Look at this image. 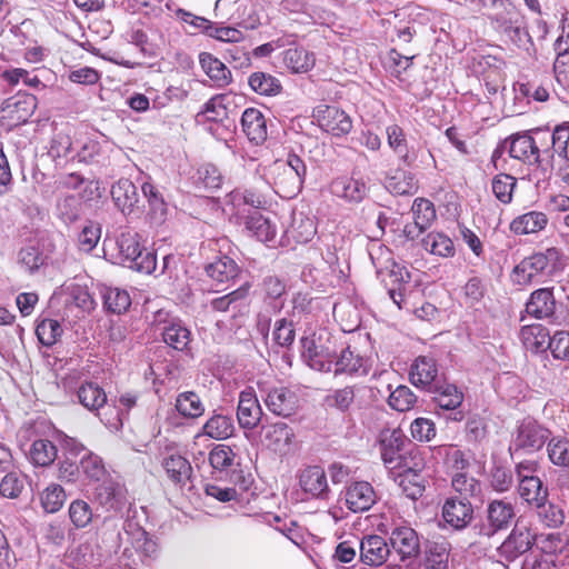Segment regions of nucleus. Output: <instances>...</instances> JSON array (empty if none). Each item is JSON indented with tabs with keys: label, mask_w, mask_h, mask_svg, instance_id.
<instances>
[{
	"label": "nucleus",
	"mask_w": 569,
	"mask_h": 569,
	"mask_svg": "<svg viewBox=\"0 0 569 569\" xmlns=\"http://www.w3.org/2000/svg\"><path fill=\"white\" fill-rule=\"evenodd\" d=\"M488 19L497 31L505 34L517 47L523 48L527 43H531L526 18L511 0H502L501 6H498Z\"/></svg>",
	"instance_id": "1"
},
{
	"label": "nucleus",
	"mask_w": 569,
	"mask_h": 569,
	"mask_svg": "<svg viewBox=\"0 0 569 569\" xmlns=\"http://www.w3.org/2000/svg\"><path fill=\"white\" fill-rule=\"evenodd\" d=\"M117 259L122 266L138 272L151 273L157 269V256L140 244L136 232H122L116 241Z\"/></svg>",
	"instance_id": "2"
},
{
	"label": "nucleus",
	"mask_w": 569,
	"mask_h": 569,
	"mask_svg": "<svg viewBox=\"0 0 569 569\" xmlns=\"http://www.w3.org/2000/svg\"><path fill=\"white\" fill-rule=\"evenodd\" d=\"M551 431L532 418H525L518 422L509 445L511 455L539 451L549 441Z\"/></svg>",
	"instance_id": "3"
},
{
	"label": "nucleus",
	"mask_w": 569,
	"mask_h": 569,
	"mask_svg": "<svg viewBox=\"0 0 569 569\" xmlns=\"http://www.w3.org/2000/svg\"><path fill=\"white\" fill-rule=\"evenodd\" d=\"M563 258L559 249L551 247L525 258L515 272L522 276L523 282H530L536 276H551L560 271L565 267Z\"/></svg>",
	"instance_id": "4"
},
{
	"label": "nucleus",
	"mask_w": 569,
	"mask_h": 569,
	"mask_svg": "<svg viewBox=\"0 0 569 569\" xmlns=\"http://www.w3.org/2000/svg\"><path fill=\"white\" fill-rule=\"evenodd\" d=\"M516 517L511 502L502 499H493L486 507L485 518L475 526L479 536L491 538L496 533L507 530Z\"/></svg>",
	"instance_id": "5"
},
{
	"label": "nucleus",
	"mask_w": 569,
	"mask_h": 569,
	"mask_svg": "<svg viewBox=\"0 0 569 569\" xmlns=\"http://www.w3.org/2000/svg\"><path fill=\"white\" fill-rule=\"evenodd\" d=\"M236 222L243 226L249 237L256 238L260 242H271L277 234L276 224L264 217L259 210H249L248 212L233 213Z\"/></svg>",
	"instance_id": "6"
},
{
	"label": "nucleus",
	"mask_w": 569,
	"mask_h": 569,
	"mask_svg": "<svg viewBox=\"0 0 569 569\" xmlns=\"http://www.w3.org/2000/svg\"><path fill=\"white\" fill-rule=\"evenodd\" d=\"M537 535L526 526L516 525L498 548L499 555L507 561H515L528 552L536 543Z\"/></svg>",
	"instance_id": "7"
},
{
	"label": "nucleus",
	"mask_w": 569,
	"mask_h": 569,
	"mask_svg": "<svg viewBox=\"0 0 569 569\" xmlns=\"http://www.w3.org/2000/svg\"><path fill=\"white\" fill-rule=\"evenodd\" d=\"M441 516L445 526L461 531L466 529L473 519V506L466 498L449 497L442 505Z\"/></svg>",
	"instance_id": "8"
},
{
	"label": "nucleus",
	"mask_w": 569,
	"mask_h": 569,
	"mask_svg": "<svg viewBox=\"0 0 569 569\" xmlns=\"http://www.w3.org/2000/svg\"><path fill=\"white\" fill-rule=\"evenodd\" d=\"M389 547L401 561H412L420 555V540L416 530L409 526L395 527L389 536Z\"/></svg>",
	"instance_id": "9"
},
{
	"label": "nucleus",
	"mask_w": 569,
	"mask_h": 569,
	"mask_svg": "<svg viewBox=\"0 0 569 569\" xmlns=\"http://www.w3.org/2000/svg\"><path fill=\"white\" fill-rule=\"evenodd\" d=\"M315 117L319 127L335 137H342L352 129L351 118L335 106H318Z\"/></svg>",
	"instance_id": "10"
},
{
	"label": "nucleus",
	"mask_w": 569,
	"mask_h": 569,
	"mask_svg": "<svg viewBox=\"0 0 569 569\" xmlns=\"http://www.w3.org/2000/svg\"><path fill=\"white\" fill-rule=\"evenodd\" d=\"M36 109V96L20 91L17 94L6 99L0 107V111L3 113L2 117L16 124L27 122Z\"/></svg>",
	"instance_id": "11"
},
{
	"label": "nucleus",
	"mask_w": 569,
	"mask_h": 569,
	"mask_svg": "<svg viewBox=\"0 0 569 569\" xmlns=\"http://www.w3.org/2000/svg\"><path fill=\"white\" fill-rule=\"evenodd\" d=\"M262 409L252 388H246L239 395L237 420L240 428L253 430L262 419Z\"/></svg>",
	"instance_id": "12"
},
{
	"label": "nucleus",
	"mask_w": 569,
	"mask_h": 569,
	"mask_svg": "<svg viewBox=\"0 0 569 569\" xmlns=\"http://www.w3.org/2000/svg\"><path fill=\"white\" fill-rule=\"evenodd\" d=\"M332 196L349 203H360L369 194V186L362 178L338 177L329 186Z\"/></svg>",
	"instance_id": "13"
},
{
	"label": "nucleus",
	"mask_w": 569,
	"mask_h": 569,
	"mask_svg": "<svg viewBox=\"0 0 569 569\" xmlns=\"http://www.w3.org/2000/svg\"><path fill=\"white\" fill-rule=\"evenodd\" d=\"M432 393V401L445 410L452 411L450 419L453 421H461L463 416L461 411H455L461 406L463 401V393L457 388L456 385L440 380L428 390Z\"/></svg>",
	"instance_id": "14"
},
{
	"label": "nucleus",
	"mask_w": 569,
	"mask_h": 569,
	"mask_svg": "<svg viewBox=\"0 0 569 569\" xmlns=\"http://www.w3.org/2000/svg\"><path fill=\"white\" fill-rule=\"evenodd\" d=\"M343 500L350 511L363 512L376 503L377 495L368 481H355L346 487Z\"/></svg>",
	"instance_id": "15"
},
{
	"label": "nucleus",
	"mask_w": 569,
	"mask_h": 569,
	"mask_svg": "<svg viewBox=\"0 0 569 569\" xmlns=\"http://www.w3.org/2000/svg\"><path fill=\"white\" fill-rule=\"evenodd\" d=\"M386 136L387 143L397 156L399 163L407 168L412 167L417 161L418 153L413 146H409L403 129L396 123L390 124L386 128Z\"/></svg>",
	"instance_id": "16"
},
{
	"label": "nucleus",
	"mask_w": 569,
	"mask_h": 569,
	"mask_svg": "<svg viewBox=\"0 0 569 569\" xmlns=\"http://www.w3.org/2000/svg\"><path fill=\"white\" fill-rule=\"evenodd\" d=\"M266 407L276 416L290 417L298 408V398L286 387H274L263 396Z\"/></svg>",
	"instance_id": "17"
},
{
	"label": "nucleus",
	"mask_w": 569,
	"mask_h": 569,
	"mask_svg": "<svg viewBox=\"0 0 569 569\" xmlns=\"http://www.w3.org/2000/svg\"><path fill=\"white\" fill-rule=\"evenodd\" d=\"M262 441L267 448L279 455H286L295 438V432L284 422L263 425L261 427Z\"/></svg>",
	"instance_id": "18"
},
{
	"label": "nucleus",
	"mask_w": 569,
	"mask_h": 569,
	"mask_svg": "<svg viewBox=\"0 0 569 569\" xmlns=\"http://www.w3.org/2000/svg\"><path fill=\"white\" fill-rule=\"evenodd\" d=\"M378 274L381 277V281L385 284L390 299L399 309H401L403 302V290L406 284L410 281L409 271L405 267L393 262L386 271H378Z\"/></svg>",
	"instance_id": "19"
},
{
	"label": "nucleus",
	"mask_w": 569,
	"mask_h": 569,
	"mask_svg": "<svg viewBox=\"0 0 569 569\" xmlns=\"http://www.w3.org/2000/svg\"><path fill=\"white\" fill-rule=\"evenodd\" d=\"M390 553L389 543L381 536H366L360 541V560L367 566L378 567L383 565Z\"/></svg>",
	"instance_id": "20"
},
{
	"label": "nucleus",
	"mask_w": 569,
	"mask_h": 569,
	"mask_svg": "<svg viewBox=\"0 0 569 569\" xmlns=\"http://www.w3.org/2000/svg\"><path fill=\"white\" fill-rule=\"evenodd\" d=\"M409 378L413 386L428 391L440 381L436 360L431 357L419 356L410 367Z\"/></svg>",
	"instance_id": "21"
},
{
	"label": "nucleus",
	"mask_w": 569,
	"mask_h": 569,
	"mask_svg": "<svg viewBox=\"0 0 569 569\" xmlns=\"http://www.w3.org/2000/svg\"><path fill=\"white\" fill-rule=\"evenodd\" d=\"M234 433L236 426L232 416L213 410L197 437L206 436L210 439L221 441L233 437Z\"/></svg>",
	"instance_id": "22"
},
{
	"label": "nucleus",
	"mask_w": 569,
	"mask_h": 569,
	"mask_svg": "<svg viewBox=\"0 0 569 569\" xmlns=\"http://www.w3.org/2000/svg\"><path fill=\"white\" fill-rule=\"evenodd\" d=\"M301 489L315 498L327 499L330 492L325 470L319 466L303 469L299 477Z\"/></svg>",
	"instance_id": "23"
},
{
	"label": "nucleus",
	"mask_w": 569,
	"mask_h": 569,
	"mask_svg": "<svg viewBox=\"0 0 569 569\" xmlns=\"http://www.w3.org/2000/svg\"><path fill=\"white\" fill-rule=\"evenodd\" d=\"M111 197L116 207L128 216L133 212L138 201L139 193L134 183L129 179H120L111 187Z\"/></svg>",
	"instance_id": "24"
},
{
	"label": "nucleus",
	"mask_w": 569,
	"mask_h": 569,
	"mask_svg": "<svg viewBox=\"0 0 569 569\" xmlns=\"http://www.w3.org/2000/svg\"><path fill=\"white\" fill-rule=\"evenodd\" d=\"M93 497L96 502L106 510L119 511L126 503L122 487L113 480L103 481L97 486Z\"/></svg>",
	"instance_id": "25"
},
{
	"label": "nucleus",
	"mask_w": 569,
	"mask_h": 569,
	"mask_svg": "<svg viewBox=\"0 0 569 569\" xmlns=\"http://www.w3.org/2000/svg\"><path fill=\"white\" fill-rule=\"evenodd\" d=\"M556 300L549 288L533 291L526 303V312L537 319H551L555 316Z\"/></svg>",
	"instance_id": "26"
},
{
	"label": "nucleus",
	"mask_w": 569,
	"mask_h": 569,
	"mask_svg": "<svg viewBox=\"0 0 569 569\" xmlns=\"http://www.w3.org/2000/svg\"><path fill=\"white\" fill-rule=\"evenodd\" d=\"M241 126L251 142L260 144L267 139V120L260 110L256 108L246 109L241 117Z\"/></svg>",
	"instance_id": "27"
},
{
	"label": "nucleus",
	"mask_w": 569,
	"mask_h": 569,
	"mask_svg": "<svg viewBox=\"0 0 569 569\" xmlns=\"http://www.w3.org/2000/svg\"><path fill=\"white\" fill-rule=\"evenodd\" d=\"M413 226H406L405 232L408 238L413 239V229H418V232L425 231L430 227L432 221L436 219V210L433 203L425 198H417L412 204Z\"/></svg>",
	"instance_id": "28"
},
{
	"label": "nucleus",
	"mask_w": 569,
	"mask_h": 569,
	"mask_svg": "<svg viewBox=\"0 0 569 569\" xmlns=\"http://www.w3.org/2000/svg\"><path fill=\"white\" fill-rule=\"evenodd\" d=\"M199 62L204 73L216 83L223 88L231 82V72L218 58L209 52L199 54Z\"/></svg>",
	"instance_id": "29"
},
{
	"label": "nucleus",
	"mask_w": 569,
	"mask_h": 569,
	"mask_svg": "<svg viewBox=\"0 0 569 569\" xmlns=\"http://www.w3.org/2000/svg\"><path fill=\"white\" fill-rule=\"evenodd\" d=\"M163 341L174 350L187 351L191 342V332L181 320H172L162 328Z\"/></svg>",
	"instance_id": "30"
},
{
	"label": "nucleus",
	"mask_w": 569,
	"mask_h": 569,
	"mask_svg": "<svg viewBox=\"0 0 569 569\" xmlns=\"http://www.w3.org/2000/svg\"><path fill=\"white\" fill-rule=\"evenodd\" d=\"M518 492L523 501L533 507L548 498V488L537 476H523L519 481Z\"/></svg>",
	"instance_id": "31"
},
{
	"label": "nucleus",
	"mask_w": 569,
	"mask_h": 569,
	"mask_svg": "<svg viewBox=\"0 0 569 569\" xmlns=\"http://www.w3.org/2000/svg\"><path fill=\"white\" fill-rule=\"evenodd\" d=\"M132 549L140 555V560L156 559L159 546L156 539L141 527H136L128 532Z\"/></svg>",
	"instance_id": "32"
},
{
	"label": "nucleus",
	"mask_w": 569,
	"mask_h": 569,
	"mask_svg": "<svg viewBox=\"0 0 569 569\" xmlns=\"http://www.w3.org/2000/svg\"><path fill=\"white\" fill-rule=\"evenodd\" d=\"M538 151V141L529 133H517L510 138L509 156L526 163H532Z\"/></svg>",
	"instance_id": "33"
},
{
	"label": "nucleus",
	"mask_w": 569,
	"mask_h": 569,
	"mask_svg": "<svg viewBox=\"0 0 569 569\" xmlns=\"http://www.w3.org/2000/svg\"><path fill=\"white\" fill-rule=\"evenodd\" d=\"M277 176L274 184L277 193L282 198L291 199L296 197L303 187V180L293 173L292 169L284 168L282 164H277Z\"/></svg>",
	"instance_id": "34"
},
{
	"label": "nucleus",
	"mask_w": 569,
	"mask_h": 569,
	"mask_svg": "<svg viewBox=\"0 0 569 569\" xmlns=\"http://www.w3.org/2000/svg\"><path fill=\"white\" fill-rule=\"evenodd\" d=\"M330 365L332 366L331 372L335 376L347 373V375H356L361 371L362 375L367 373L366 368H363L365 360L361 356L356 355L350 347H347L340 352V356L336 359H329Z\"/></svg>",
	"instance_id": "35"
},
{
	"label": "nucleus",
	"mask_w": 569,
	"mask_h": 569,
	"mask_svg": "<svg viewBox=\"0 0 569 569\" xmlns=\"http://www.w3.org/2000/svg\"><path fill=\"white\" fill-rule=\"evenodd\" d=\"M234 213L258 210L266 204L263 196L254 189H236L229 194Z\"/></svg>",
	"instance_id": "36"
},
{
	"label": "nucleus",
	"mask_w": 569,
	"mask_h": 569,
	"mask_svg": "<svg viewBox=\"0 0 569 569\" xmlns=\"http://www.w3.org/2000/svg\"><path fill=\"white\" fill-rule=\"evenodd\" d=\"M548 218L543 212L529 211L515 218L510 230L516 234L537 233L546 228Z\"/></svg>",
	"instance_id": "37"
},
{
	"label": "nucleus",
	"mask_w": 569,
	"mask_h": 569,
	"mask_svg": "<svg viewBox=\"0 0 569 569\" xmlns=\"http://www.w3.org/2000/svg\"><path fill=\"white\" fill-rule=\"evenodd\" d=\"M402 492L410 499L417 500L426 490L425 477L415 468H408L396 478Z\"/></svg>",
	"instance_id": "38"
},
{
	"label": "nucleus",
	"mask_w": 569,
	"mask_h": 569,
	"mask_svg": "<svg viewBox=\"0 0 569 569\" xmlns=\"http://www.w3.org/2000/svg\"><path fill=\"white\" fill-rule=\"evenodd\" d=\"M520 337L526 348L532 352H542L550 347L551 337L541 325L522 327Z\"/></svg>",
	"instance_id": "39"
},
{
	"label": "nucleus",
	"mask_w": 569,
	"mask_h": 569,
	"mask_svg": "<svg viewBox=\"0 0 569 569\" xmlns=\"http://www.w3.org/2000/svg\"><path fill=\"white\" fill-rule=\"evenodd\" d=\"M143 196L148 200V216L152 223L161 224L167 217L168 207L160 191L150 182H144L141 187Z\"/></svg>",
	"instance_id": "40"
},
{
	"label": "nucleus",
	"mask_w": 569,
	"mask_h": 569,
	"mask_svg": "<svg viewBox=\"0 0 569 569\" xmlns=\"http://www.w3.org/2000/svg\"><path fill=\"white\" fill-rule=\"evenodd\" d=\"M204 270L207 276L218 283L233 280L239 273V267L228 256L218 257L214 261L208 263Z\"/></svg>",
	"instance_id": "41"
},
{
	"label": "nucleus",
	"mask_w": 569,
	"mask_h": 569,
	"mask_svg": "<svg viewBox=\"0 0 569 569\" xmlns=\"http://www.w3.org/2000/svg\"><path fill=\"white\" fill-rule=\"evenodd\" d=\"M287 232L296 242L307 243L311 241L317 233L316 223L312 218L302 212H295Z\"/></svg>",
	"instance_id": "42"
},
{
	"label": "nucleus",
	"mask_w": 569,
	"mask_h": 569,
	"mask_svg": "<svg viewBox=\"0 0 569 569\" xmlns=\"http://www.w3.org/2000/svg\"><path fill=\"white\" fill-rule=\"evenodd\" d=\"M315 62V54L302 47H291L283 51V63L296 73L308 72Z\"/></svg>",
	"instance_id": "43"
},
{
	"label": "nucleus",
	"mask_w": 569,
	"mask_h": 569,
	"mask_svg": "<svg viewBox=\"0 0 569 569\" xmlns=\"http://www.w3.org/2000/svg\"><path fill=\"white\" fill-rule=\"evenodd\" d=\"M300 342L302 348L301 356L310 368L321 372H331L332 366L329 359H323V348H319L315 339L302 337Z\"/></svg>",
	"instance_id": "44"
},
{
	"label": "nucleus",
	"mask_w": 569,
	"mask_h": 569,
	"mask_svg": "<svg viewBox=\"0 0 569 569\" xmlns=\"http://www.w3.org/2000/svg\"><path fill=\"white\" fill-rule=\"evenodd\" d=\"M77 396L79 402L90 411H99L107 405V395L102 388L94 382L82 383Z\"/></svg>",
	"instance_id": "45"
},
{
	"label": "nucleus",
	"mask_w": 569,
	"mask_h": 569,
	"mask_svg": "<svg viewBox=\"0 0 569 569\" xmlns=\"http://www.w3.org/2000/svg\"><path fill=\"white\" fill-rule=\"evenodd\" d=\"M162 466L168 477L178 485H186L191 478L192 467L190 462L180 455H171L163 459Z\"/></svg>",
	"instance_id": "46"
},
{
	"label": "nucleus",
	"mask_w": 569,
	"mask_h": 569,
	"mask_svg": "<svg viewBox=\"0 0 569 569\" xmlns=\"http://www.w3.org/2000/svg\"><path fill=\"white\" fill-rule=\"evenodd\" d=\"M436 453L443 461V465L453 471L461 472L470 466L465 451L457 445H442L436 448Z\"/></svg>",
	"instance_id": "47"
},
{
	"label": "nucleus",
	"mask_w": 569,
	"mask_h": 569,
	"mask_svg": "<svg viewBox=\"0 0 569 569\" xmlns=\"http://www.w3.org/2000/svg\"><path fill=\"white\" fill-rule=\"evenodd\" d=\"M192 179L197 189L207 191L219 189L223 181L220 170L212 163L200 166Z\"/></svg>",
	"instance_id": "48"
},
{
	"label": "nucleus",
	"mask_w": 569,
	"mask_h": 569,
	"mask_svg": "<svg viewBox=\"0 0 569 569\" xmlns=\"http://www.w3.org/2000/svg\"><path fill=\"white\" fill-rule=\"evenodd\" d=\"M57 452V447L50 440L38 439L32 442L28 458L34 466L47 467L56 460Z\"/></svg>",
	"instance_id": "49"
},
{
	"label": "nucleus",
	"mask_w": 569,
	"mask_h": 569,
	"mask_svg": "<svg viewBox=\"0 0 569 569\" xmlns=\"http://www.w3.org/2000/svg\"><path fill=\"white\" fill-rule=\"evenodd\" d=\"M103 307L108 312L120 315L130 307L131 299L126 290L106 287L101 290Z\"/></svg>",
	"instance_id": "50"
},
{
	"label": "nucleus",
	"mask_w": 569,
	"mask_h": 569,
	"mask_svg": "<svg viewBox=\"0 0 569 569\" xmlns=\"http://www.w3.org/2000/svg\"><path fill=\"white\" fill-rule=\"evenodd\" d=\"M177 411L188 419H196L204 413V405L200 397L193 391H184L177 396Z\"/></svg>",
	"instance_id": "51"
},
{
	"label": "nucleus",
	"mask_w": 569,
	"mask_h": 569,
	"mask_svg": "<svg viewBox=\"0 0 569 569\" xmlns=\"http://www.w3.org/2000/svg\"><path fill=\"white\" fill-rule=\"evenodd\" d=\"M422 247L428 252L440 257H452L455 246L452 240L442 232H430L421 241Z\"/></svg>",
	"instance_id": "52"
},
{
	"label": "nucleus",
	"mask_w": 569,
	"mask_h": 569,
	"mask_svg": "<svg viewBox=\"0 0 569 569\" xmlns=\"http://www.w3.org/2000/svg\"><path fill=\"white\" fill-rule=\"evenodd\" d=\"M450 549L447 541L429 543L426 550V569H448Z\"/></svg>",
	"instance_id": "53"
},
{
	"label": "nucleus",
	"mask_w": 569,
	"mask_h": 569,
	"mask_svg": "<svg viewBox=\"0 0 569 569\" xmlns=\"http://www.w3.org/2000/svg\"><path fill=\"white\" fill-rule=\"evenodd\" d=\"M82 213V202L74 194H68L60 198L57 202V214L66 224L77 222Z\"/></svg>",
	"instance_id": "54"
},
{
	"label": "nucleus",
	"mask_w": 569,
	"mask_h": 569,
	"mask_svg": "<svg viewBox=\"0 0 569 569\" xmlns=\"http://www.w3.org/2000/svg\"><path fill=\"white\" fill-rule=\"evenodd\" d=\"M230 96L220 93L209 99L202 107L197 117L206 116L208 121H222L228 117V104Z\"/></svg>",
	"instance_id": "55"
},
{
	"label": "nucleus",
	"mask_w": 569,
	"mask_h": 569,
	"mask_svg": "<svg viewBox=\"0 0 569 569\" xmlns=\"http://www.w3.org/2000/svg\"><path fill=\"white\" fill-rule=\"evenodd\" d=\"M248 82L250 88L261 96H276L282 89L280 81L276 77L260 71L253 72L249 77Z\"/></svg>",
	"instance_id": "56"
},
{
	"label": "nucleus",
	"mask_w": 569,
	"mask_h": 569,
	"mask_svg": "<svg viewBox=\"0 0 569 569\" xmlns=\"http://www.w3.org/2000/svg\"><path fill=\"white\" fill-rule=\"evenodd\" d=\"M353 387L346 386L340 389L330 390L323 399V405L328 408L347 412L355 402Z\"/></svg>",
	"instance_id": "57"
},
{
	"label": "nucleus",
	"mask_w": 569,
	"mask_h": 569,
	"mask_svg": "<svg viewBox=\"0 0 569 569\" xmlns=\"http://www.w3.org/2000/svg\"><path fill=\"white\" fill-rule=\"evenodd\" d=\"M538 134H543L547 141H550L552 150L557 152L560 161L569 160V124L557 126L550 137L546 132L538 131Z\"/></svg>",
	"instance_id": "58"
},
{
	"label": "nucleus",
	"mask_w": 569,
	"mask_h": 569,
	"mask_svg": "<svg viewBox=\"0 0 569 569\" xmlns=\"http://www.w3.org/2000/svg\"><path fill=\"white\" fill-rule=\"evenodd\" d=\"M537 515L542 525L549 528H559L565 522V512L562 508L553 502H539L535 506Z\"/></svg>",
	"instance_id": "59"
},
{
	"label": "nucleus",
	"mask_w": 569,
	"mask_h": 569,
	"mask_svg": "<svg viewBox=\"0 0 569 569\" xmlns=\"http://www.w3.org/2000/svg\"><path fill=\"white\" fill-rule=\"evenodd\" d=\"M69 519L76 529L88 527L93 519V511L89 502L82 499L73 500L69 506Z\"/></svg>",
	"instance_id": "60"
},
{
	"label": "nucleus",
	"mask_w": 569,
	"mask_h": 569,
	"mask_svg": "<svg viewBox=\"0 0 569 569\" xmlns=\"http://www.w3.org/2000/svg\"><path fill=\"white\" fill-rule=\"evenodd\" d=\"M250 283L246 282L238 289L211 300L210 307L218 312H227L231 307L236 308L238 301L244 300L249 295Z\"/></svg>",
	"instance_id": "61"
},
{
	"label": "nucleus",
	"mask_w": 569,
	"mask_h": 569,
	"mask_svg": "<svg viewBox=\"0 0 569 569\" xmlns=\"http://www.w3.org/2000/svg\"><path fill=\"white\" fill-rule=\"evenodd\" d=\"M66 498L64 489L60 485L52 483L42 491L40 501L46 512L54 513L62 508Z\"/></svg>",
	"instance_id": "62"
},
{
	"label": "nucleus",
	"mask_w": 569,
	"mask_h": 569,
	"mask_svg": "<svg viewBox=\"0 0 569 569\" xmlns=\"http://www.w3.org/2000/svg\"><path fill=\"white\" fill-rule=\"evenodd\" d=\"M451 486L456 492L460 495L459 498L469 499L476 497L481 492V483L473 477L465 472H457L451 480Z\"/></svg>",
	"instance_id": "63"
},
{
	"label": "nucleus",
	"mask_w": 569,
	"mask_h": 569,
	"mask_svg": "<svg viewBox=\"0 0 569 569\" xmlns=\"http://www.w3.org/2000/svg\"><path fill=\"white\" fill-rule=\"evenodd\" d=\"M101 237L99 222L88 220L78 234V246L83 252H91L98 244Z\"/></svg>",
	"instance_id": "64"
}]
</instances>
